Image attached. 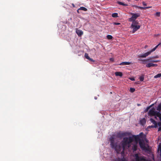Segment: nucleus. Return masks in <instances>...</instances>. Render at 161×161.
<instances>
[{"instance_id":"1","label":"nucleus","mask_w":161,"mask_h":161,"mask_svg":"<svg viewBox=\"0 0 161 161\" xmlns=\"http://www.w3.org/2000/svg\"><path fill=\"white\" fill-rule=\"evenodd\" d=\"M132 137L133 138V140H134V139L136 141H138L140 140L139 142V144L142 150L145 151H149L148 145L147 144L146 145L144 142L140 140L139 136L138 135L136 136L133 135Z\"/></svg>"},{"instance_id":"2","label":"nucleus","mask_w":161,"mask_h":161,"mask_svg":"<svg viewBox=\"0 0 161 161\" xmlns=\"http://www.w3.org/2000/svg\"><path fill=\"white\" fill-rule=\"evenodd\" d=\"M133 141V138L131 136L124 137L121 142L123 151H124L127 147L129 148L130 146L131 143Z\"/></svg>"},{"instance_id":"3","label":"nucleus","mask_w":161,"mask_h":161,"mask_svg":"<svg viewBox=\"0 0 161 161\" xmlns=\"http://www.w3.org/2000/svg\"><path fill=\"white\" fill-rule=\"evenodd\" d=\"M138 24L139 23L138 21H135L132 22L130 27L133 29L132 33H134L140 28L141 25H139Z\"/></svg>"},{"instance_id":"4","label":"nucleus","mask_w":161,"mask_h":161,"mask_svg":"<svg viewBox=\"0 0 161 161\" xmlns=\"http://www.w3.org/2000/svg\"><path fill=\"white\" fill-rule=\"evenodd\" d=\"M130 135V132H123L122 131H119L115 135L116 136L119 138H121L122 137H124L125 136H129Z\"/></svg>"},{"instance_id":"5","label":"nucleus","mask_w":161,"mask_h":161,"mask_svg":"<svg viewBox=\"0 0 161 161\" xmlns=\"http://www.w3.org/2000/svg\"><path fill=\"white\" fill-rule=\"evenodd\" d=\"M130 14L132 15V16L128 20L129 21L132 22L135 21H137V20H136V19L140 15V14L139 13L134 14L131 13Z\"/></svg>"},{"instance_id":"6","label":"nucleus","mask_w":161,"mask_h":161,"mask_svg":"<svg viewBox=\"0 0 161 161\" xmlns=\"http://www.w3.org/2000/svg\"><path fill=\"white\" fill-rule=\"evenodd\" d=\"M110 145L112 147H114L115 145H116V144L117 143V142H114V136H111L110 139Z\"/></svg>"},{"instance_id":"7","label":"nucleus","mask_w":161,"mask_h":161,"mask_svg":"<svg viewBox=\"0 0 161 161\" xmlns=\"http://www.w3.org/2000/svg\"><path fill=\"white\" fill-rule=\"evenodd\" d=\"M156 112V111H155L154 108H152L148 112L149 115L153 116H155Z\"/></svg>"},{"instance_id":"8","label":"nucleus","mask_w":161,"mask_h":161,"mask_svg":"<svg viewBox=\"0 0 161 161\" xmlns=\"http://www.w3.org/2000/svg\"><path fill=\"white\" fill-rule=\"evenodd\" d=\"M112 148H114L115 150L117 151H120L122 149V147L121 146L119 145H118L117 143L116 144V145H115L114 147H113Z\"/></svg>"},{"instance_id":"9","label":"nucleus","mask_w":161,"mask_h":161,"mask_svg":"<svg viewBox=\"0 0 161 161\" xmlns=\"http://www.w3.org/2000/svg\"><path fill=\"white\" fill-rule=\"evenodd\" d=\"M76 33L79 36H81L83 34V32L81 31L76 29Z\"/></svg>"},{"instance_id":"10","label":"nucleus","mask_w":161,"mask_h":161,"mask_svg":"<svg viewBox=\"0 0 161 161\" xmlns=\"http://www.w3.org/2000/svg\"><path fill=\"white\" fill-rule=\"evenodd\" d=\"M157 64H154L152 63H149L146 65L147 67L149 68L151 67L157 66Z\"/></svg>"},{"instance_id":"11","label":"nucleus","mask_w":161,"mask_h":161,"mask_svg":"<svg viewBox=\"0 0 161 161\" xmlns=\"http://www.w3.org/2000/svg\"><path fill=\"white\" fill-rule=\"evenodd\" d=\"M140 123L142 125H144L146 123V120L143 118L140 120Z\"/></svg>"},{"instance_id":"12","label":"nucleus","mask_w":161,"mask_h":161,"mask_svg":"<svg viewBox=\"0 0 161 161\" xmlns=\"http://www.w3.org/2000/svg\"><path fill=\"white\" fill-rule=\"evenodd\" d=\"M137 145L136 143L134 144L132 146V149L133 150V152H135L137 150Z\"/></svg>"},{"instance_id":"13","label":"nucleus","mask_w":161,"mask_h":161,"mask_svg":"<svg viewBox=\"0 0 161 161\" xmlns=\"http://www.w3.org/2000/svg\"><path fill=\"white\" fill-rule=\"evenodd\" d=\"M115 75L116 76H119L120 77H121L123 75L122 73L120 72H115Z\"/></svg>"},{"instance_id":"14","label":"nucleus","mask_w":161,"mask_h":161,"mask_svg":"<svg viewBox=\"0 0 161 161\" xmlns=\"http://www.w3.org/2000/svg\"><path fill=\"white\" fill-rule=\"evenodd\" d=\"M130 64V63L127 62H123L121 63L119 65H129Z\"/></svg>"},{"instance_id":"15","label":"nucleus","mask_w":161,"mask_h":161,"mask_svg":"<svg viewBox=\"0 0 161 161\" xmlns=\"http://www.w3.org/2000/svg\"><path fill=\"white\" fill-rule=\"evenodd\" d=\"M150 120L155 125V127H156L157 126V123L152 118H151Z\"/></svg>"},{"instance_id":"16","label":"nucleus","mask_w":161,"mask_h":161,"mask_svg":"<svg viewBox=\"0 0 161 161\" xmlns=\"http://www.w3.org/2000/svg\"><path fill=\"white\" fill-rule=\"evenodd\" d=\"M152 7H139V8L141 9H148L150 8H151Z\"/></svg>"},{"instance_id":"17","label":"nucleus","mask_w":161,"mask_h":161,"mask_svg":"<svg viewBox=\"0 0 161 161\" xmlns=\"http://www.w3.org/2000/svg\"><path fill=\"white\" fill-rule=\"evenodd\" d=\"M117 3L119 5H122L123 6H128V4H125L122 2H120L119 1L117 2Z\"/></svg>"},{"instance_id":"18","label":"nucleus","mask_w":161,"mask_h":161,"mask_svg":"<svg viewBox=\"0 0 161 161\" xmlns=\"http://www.w3.org/2000/svg\"><path fill=\"white\" fill-rule=\"evenodd\" d=\"M153 104H152L150 106L148 107H147V108L145 110L144 112H147L148 110L151 107Z\"/></svg>"},{"instance_id":"19","label":"nucleus","mask_w":161,"mask_h":161,"mask_svg":"<svg viewBox=\"0 0 161 161\" xmlns=\"http://www.w3.org/2000/svg\"><path fill=\"white\" fill-rule=\"evenodd\" d=\"M79 9H80V10H82L84 11H86L87 10V9L83 7H80L79 8Z\"/></svg>"},{"instance_id":"20","label":"nucleus","mask_w":161,"mask_h":161,"mask_svg":"<svg viewBox=\"0 0 161 161\" xmlns=\"http://www.w3.org/2000/svg\"><path fill=\"white\" fill-rule=\"evenodd\" d=\"M155 116H156L157 117L159 118L161 116V114L159 112H157L156 111V112Z\"/></svg>"},{"instance_id":"21","label":"nucleus","mask_w":161,"mask_h":161,"mask_svg":"<svg viewBox=\"0 0 161 161\" xmlns=\"http://www.w3.org/2000/svg\"><path fill=\"white\" fill-rule=\"evenodd\" d=\"M118 14L117 13H114L112 14V16L113 17H118Z\"/></svg>"},{"instance_id":"22","label":"nucleus","mask_w":161,"mask_h":161,"mask_svg":"<svg viewBox=\"0 0 161 161\" xmlns=\"http://www.w3.org/2000/svg\"><path fill=\"white\" fill-rule=\"evenodd\" d=\"M107 37L108 39L110 40L112 39L113 37L111 35H108L107 36Z\"/></svg>"},{"instance_id":"23","label":"nucleus","mask_w":161,"mask_h":161,"mask_svg":"<svg viewBox=\"0 0 161 161\" xmlns=\"http://www.w3.org/2000/svg\"><path fill=\"white\" fill-rule=\"evenodd\" d=\"M161 76V73H159L155 75L154 77V78H157L160 77Z\"/></svg>"},{"instance_id":"24","label":"nucleus","mask_w":161,"mask_h":161,"mask_svg":"<svg viewBox=\"0 0 161 161\" xmlns=\"http://www.w3.org/2000/svg\"><path fill=\"white\" fill-rule=\"evenodd\" d=\"M157 110L159 111H160L161 110V104H159L157 108Z\"/></svg>"},{"instance_id":"25","label":"nucleus","mask_w":161,"mask_h":161,"mask_svg":"<svg viewBox=\"0 0 161 161\" xmlns=\"http://www.w3.org/2000/svg\"><path fill=\"white\" fill-rule=\"evenodd\" d=\"M85 57L86 58V59H88L89 58H90L88 54L87 53H85Z\"/></svg>"},{"instance_id":"26","label":"nucleus","mask_w":161,"mask_h":161,"mask_svg":"<svg viewBox=\"0 0 161 161\" xmlns=\"http://www.w3.org/2000/svg\"><path fill=\"white\" fill-rule=\"evenodd\" d=\"M144 79V77L143 76H141L140 77V81H143Z\"/></svg>"},{"instance_id":"27","label":"nucleus","mask_w":161,"mask_h":161,"mask_svg":"<svg viewBox=\"0 0 161 161\" xmlns=\"http://www.w3.org/2000/svg\"><path fill=\"white\" fill-rule=\"evenodd\" d=\"M160 12H157L155 13V15L158 17H159L160 16Z\"/></svg>"},{"instance_id":"28","label":"nucleus","mask_w":161,"mask_h":161,"mask_svg":"<svg viewBox=\"0 0 161 161\" xmlns=\"http://www.w3.org/2000/svg\"><path fill=\"white\" fill-rule=\"evenodd\" d=\"M135 89L133 88H131L130 89V92H133L135 91Z\"/></svg>"},{"instance_id":"29","label":"nucleus","mask_w":161,"mask_h":161,"mask_svg":"<svg viewBox=\"0 0 161 161\" xmlns=\"http://www.w3.org/2000/svg\"><path fill=\"white\" fill-rule=\"evenodd\" d=\"M113 24L114 25H120V23L115 22H113Z\"/></svg>"},{"instance_id":"30","label":"nucleus","mask_w":161,"mask_h":161,"mask_svg":"<svg viewBox=\"0 0 161 161\" xmlns=\"http://www.w3.org/2000/svg\"><path fill=\"white\" fill-rule=\"evenodd\" d=\"M117 161H126V160L125 158H123L121 159H119Z\"/></svg>"},{"instance_id":"31","label":"nucleus","mask_w":161,"mask_h":161,"mask_svg":"<svg viewBox=\"0 0 161 161\" xmlns=\"http://www.w3.org/2000/svg\"><path fill=\"white\" fill-rule=\"evenodd\" d=\"M88 60L92 62H94L95 61L93 59L91 58H89Z\"/></svg>"},{"instance_id":"32","label":"nucleus","mask_w":161,"mask_h":161,"mask_svg":"<svg viewBox=\"0 0 161 161\" xmlns=\"http://www.w3.org/2000/svg\"><path fill=\"white\" fill-rule=\"evenodd\" d=\"M142 4L144 6H147V3L145 2H143Z\"/></svg>"},{"instance_id":"33","label":"nucleus","mask_w":161,"mask_h":161,"mask_svg":"<svg viewBox=\"0 0 161 161\" xmlns=\"http://www.w3.org/2000/svg\"><path fill=\"white\" fill-rule=\"evenodd\" d=\"M130 80L132 81L135 80V79L133 77L130 78Z\"/></svg>"},{"instance_id":"34","label":"nucleus","mask_w":161,"mask_h":161,"mask_svg":"<svg viewBox=\"0 0 161 161\" xmlns=\"http://www.w3.org/2000/svg\"><path fill=\"white\" fill-rule=\"evenodd\" d=\"M151 61L153 62H158V60H152Z\"/></svg>"},{"instance_id":"35","label":"nucleus","mask_w":161,"mask_h":161,"mask_svg":"<svg viewBox=\"0 0 161 161\" xmlns=\"http://www.w3.org/2000/svg\"><path fill=\"white\" fill-rule=\"evenodd\" d=\"M140 60L142 61L143 62H145L146 61H147L146 60H145V59H141V60Z\"/></svg>"},{"instance_id":"36","label":"nucleus","mask_w":161,"mask_h":161,"mask_svg":"<svg viewBox=\"0 0 161 161\" xmlns=\"http://www.w3.org/2000/svg\"><path fill=\"white\" fill-rule=\"evenodd\" d=\"M134 7L136 8H139V6H136V5H134Z\"/></svg>"},{"instance_id":"37","label":"nucleus","mask_w":161,"mask_h":161,"mask_svg":"<svg viewBox=\"0 0 161 161\" xmlns=\"http://www.w3.org/2000/svg\"><path fill=\"white\" fill-rule=\"evenodd\" d=\"M110 60L111 61H114V59L113 58H110Z\"/></svg>"},{"instance_id":"38","label":"nucleus","mask_w":161,"mask_h":161,"mask_svg":"<svg viewBox=\"0 0 161 161\" xmlns=\"http://www.w3.org/2000/svg\"><path fill=\"white\" fill-rule=\"evenodd\" d=\"M147 47H148V46H147V45H145V47H144V48H145V49H146V48H147Z\"/></svg>"},{"instance_id":"39","label":"nucleus","mask_w":161,"mask_h":161,"mask_svg":"<svg viewBox=\"0 0 161 161\" xmlns=\"http://www.w3.org/2000/svg\"><path fill=\"white\" fill-rule=\"evenodd\" d=\"M80 10V9H79H79H78L77 10V12L78 13H79V10Z\"/></svg>"},{"instance_id":"40","label":"nucleus","mask_w":161,"mask_h":161,"mask_svg":"<svg viewBox=\"0 0 161 161\" xmlns=\"http://www.w3.org/2000/svg\"><path fill=\"white\" fill-rule=\"evenodd\" d=\"M143 134V133H142V132L140 133V134H139V135H140V136H141V135H142V134Z\"/></svg>"},{"instance_id":"41","label":"nucleus","mask_w":161,"mask_h":161,"mask_svg":"<svg viewBox=\"0 0 161 161\" xmlns=\"http://www.w3.org/2000/svg\"><path fill=\"white\" fill-rule=\"evenodd\" d=\"M72 5L74 7H75V5L73 3L72 4Z\"/></svg>"},{"instance_id":"42","label":"nucleus","mask_w":161,"mask_h":161,"mask_svg":"<svg viewBox=\"0 0 161 161\" xmlns=\"http://www.w3.org/2000/svg\"><path fill=\"white\" fill-rule=\"evenodd\" d=\"M161 129V128L159 127L158 129V131H159Z\"/></svg>"},{"instance_id":"43","label":"nucleus","mask_w":161,"mask_h":161,"mask_svg":"<svg viewBox=\"0 0 161 161\" xmlns=\"http://www.w3.org/2000/svg\"><path fill=\"white\" fill-rule=\"evenodd\" d=\"M138 106H140L141 105V104H138L137 105Z\"/></svg>"},{"instance_id":"44","label":"nucleus","mask_w":161,"mask_h":161,"mask_svg":"<svg viewBox=\"0 0 161 161\" xmlns=\"http://www.w3.org/2000/svg\"><path fill=\"white\" fill-rule=\"evenodd\" d=\"M159 119H160V121H161V116L159 118Z\"/></svg>"},{"instance_id":"45","label":"nucleus","mask_w":161,"mask_h":161,"mask_svg":"<svg viewBox=\"0 0 161 161\" xmlns=\"http://www.w3.org/2000/svg\"><path fill=\"white\" fill-rule=\"evenodd\" d=\"M130 0H127L128 1V2H130Z\"/></svg>"},{"instance_id":"46","label":"nucleus","mask_w":161,"mask_h":161,"mask_svg":"<svg viewBox=\"0 0 161 161\" xmlns=\"http://www.w3.org/2000/svg\"><path fill=\"white\" fill-rule=\"evenodd\" d=\"M138 0H136V1H138Z\"/></svg>"}]
</instances>
